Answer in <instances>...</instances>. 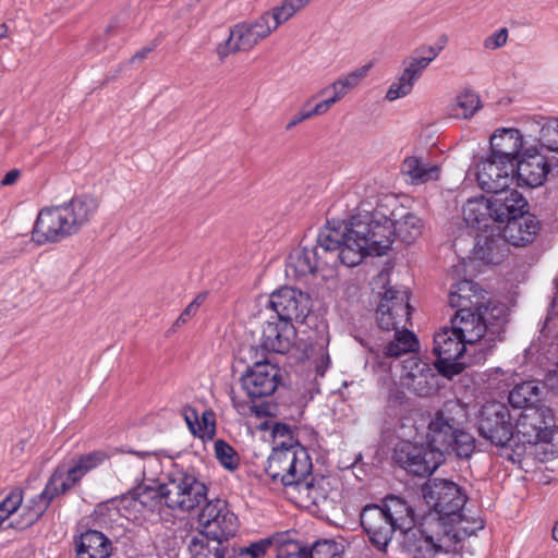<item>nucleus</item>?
<instances>
[{"label": "nucleus", "instance_id": "1", "mask_svg": "<svg viewBox=\"0 0 558 558\" xmlns=\"http://www.w3.org/2000/svg\"><path fill=\"white\" fill-rule=\"evenodd\" d=\"M411 306L409 292L393 287L386 288L380 293L376 310L377 327L372 329L360 342L372 354L374 363L381 369L390 368L387 359H403L400 362V379L418 396L428 392L430 380L435 375L427 363L416 354L418 340L405 328L410 319Z\"/></svg>", "mask_w": 558, "mask_h": 558}, {"label": "nucleus", "instance_id": "2", "mask_svg": "<svg viewBox=\"0 0 558 558\" xmlns=\"http://www.w3.org/2000/svg\"><path fill=\"white\" fill-rule=\"evenodd\" d=\"M389 218L378 210L359 213L350 218L352 223L353 247H347L342 253L344 260L359 265L366 256H383L390 250L395 238L405 244L413 243L422 233V219L407 211L399 219Z\"/></svg>", "mask_w": 558, "mask_h": 558}, {"label": "nucleus", "instance_id": "3", "mask_svg": "<svg viewBox=\"0 0 558 558\" xmlns=\"http://www.w3.org/2000/svg\"><path fill=\"white\" fill-rule=\"evenodd\" d=\"M351 220H327L317 235V245L308 247L301 244L288 256L286 263L287 276L301 279L314 275L322 266H333L341 263L347 267H355L344 260L343 252L347 247H353Z\"/></svg>", "mask_w": 558, "mask_h": 558}, {"label": "nucleus", "instance_id": "4", "mask_svg": "<svg viewBox=\"0 0 558 558\" xmlns=\"http://www.w3.org/2000/svg\"><path fill=\"white\" fill-rule=\"evenodd\" d=\"M361 526L369 543L385 553L397 531L412 527L416 522L415 509L404 498L387 495L380 504H367L360 513Z\"/></svg>", "mask_w": 558, "mask_h": 558}, {"label": "nucleus", "instance_id": "5", "mask_svg": "<svg viewBox=\"0 0 558 558\" xmlns=\"http://www.w3.org/2000/svg\"><path fill=\"white\" fill-rule=\"evenodd\" d=\"M312 460L303 446L274 447L265 466L266 474L272 482H280L286 487L310 490L313 487Z\"/></svg>", "mask_w": 558, "mask_h": 558}, {"label": "nucleus", "instance_id": "6", "mask_svg": "<svg viewBox=\"0 0 558 558\" xmlns=\"http://www.w3.org/2000/svg\"><path fill=\"white\" fill-rule=\"evenodd\" d=\"M433 515H423L404 529L402 548L412 558H454L442 527Z\"/></svg>", "mask_w": 558, "mask_h": 558}, {"label": "nucleus", "instance_id": "7", "mask_svg": "<svg viewBox=\"0 0 558 558\" xmlns=\"http://www.w3.org/2000/svg\"><path fill=\"white\" fill-rule=\"evenodd\" d=\"M166 507L181 512H191L208 501V487L192 468L175 465L167 475Z\"/></svg>", "mask_w": 558, "mask_h": 558}, {"label": "nucleus", "instance_id": "8", "mask_svg": "<svg viewBox=\"0 0 558 558\" xmlns=\"http://www.w3.org/2000/svg\"><path fill=\"white\" fill-rule=\"evenodd\" d=\"M422 496L430 510L425 515H433L437 521L458 518L468 500L456 482L440 477L428 478L422 486Z\"/></svg>", "mask_w": 558, "mask_h": 558}, {"label": "nucleus", "instance_id": "9", "mask_svg": "<svg viewBox=\"0 0 558 558\" xmlns=\"http://www.w3.org/2000/svg\"><path fill=\"white\" fill-rule=\"evenodd\" d=\"M433 352L437 357L435 365L438 372L448 378L464 369L468 364L464 361V355L469 356L470 364H475L472 362L473 348H470L452 326L444 327L435 333Z\"/></svg>", "mask_w": 558, "mask_h": 558}, {"label": "nucleus", "instance_id": "10", "mask_svg": "<svg viewBox=\"0 0 558 558\" xmlns=\"http://www.w3.org/2000/svg\"><path fill=\"white\" fill-rule=\"evenodd\" d=\"M482 304L458 308L451 318V326L473 348L472 362L484 363L494 348H488V330L481 312Z\"/></svg>", "mask_w": 558, "mask_h": 558}, {"label": "nucleus", "instance_id": "11", "mask_svg": "<svg viewBox=\"0 0 558 558\" xmlns=\"http://www.w3.org/2000/svg\"><path fill=\"white\" fill-rule=\"evenodd\" d=\"M137 485L119 498H114L107 504L98 505L97 511L104 513L105 509H109L108 505L119 504L117 511L122 509H133L137 512L155 511L160 506H166V482L158 483L156 481H145V469L140 466V476L135 478Z\"/></svg>", "mask_w": 558, "mask_h": 558}, {"label": "nucleus", "instance_id": "12", "mask_svg": "<svg viewBox=\"0 0 558 558\" xmlns=\"http://www.w3.org/2000/svg\"><path fill=\"white\" fill-rule=\"evenodd\" d=\"M478 435L500 448L511 446L514 425L508 407L500 402L483 405L477 416Z\"/></svg>", "mask_w": 558, "mask_h": 558}, {"label": "nucleus", "instance_id": "13", "mask_svg": "<svg viewBox=\"0 0 558 558\" xmlns=\"http://www.w3.org/2000/svg\"><path fill=\"white\" fill-rule=\"evenodd\" d=\"M392 459L401 469L418 477L432 475L445 462L440 453L432 450L426 441L399 442L393 449Z\"/></svg>", "mask_w": 558, "mask_h": 558}, {"label": "nucleus", "instance_id": "14", "mask_svg": "<svg viewBox=\"0 0 558 558\" xmlns=\"http://www.w3.org/2000/svg\"><path fill=\"white\" fill-rule=\"evenodd\" d=\"M202 531L198 534L228 542L239 529V519L227 500L215 498L208 500L198 514Z\"/></svg>", "mask_w": 558, "mask_h": 558}, {"label": "nucleus", "instance_id": "15", "mask_svg": "<svg viewBox=\"0 0 558 558\" xmlns=\"http://www.w3.org/2000/svg\"><path fill=\"white\" fill-rule=\"evenodd\" d=\"M514 430L524 444L553 442L556 428L553 411L544 405L527 407L519 415Z\"/></svg>", "mask_w": 558, "mask_h": 558}, {"label": "nucleus", "instance_id": "16", "mask_svg": "<svg viewBox=\"0 0 558 558\" xmlns=\"http://www.w3.org/2000/svg\"><path fill=\"white\" fill-rule=\"evenodd\" d=\"M272 32L269 16L264 13L254 21L239 23L230 28L229 37L218 45L217 54L223 60L231 53L250 51Z\"/></svg>", "mask_w": 558, "mask_h": 558}, {"label": "nucleus", "instance_id": "17", "mask_svg": "<svg viewBox=\"0 0 558 558\" xmlns=\"http://www.w3.org/2000/svg\"><path fill=\"white\" fill-rule=\"evenodd\" d=\"M281 369L278 365L270 363L267 359H256L253 365L247 366L241 375L240 384L246 397L255 402L272 396L281 384Z\"/></svg>", "mask_w": 558, "mask_h": 558}, {"label": "nucleus", "instance_id": "18", "mask_svg": "<svg viewBox=\"0 0 558 558\" xmlns=\"http://www.w3.org/2000/svg\"><path fill=\"white\" fill-rule=\"evenodd\" d=\"M464 417L465 411L458 403L449 402L438 410L429 421L425 441L432 450H437L440 453V459L446 460V453L450 446L449 440Z\"/></svg>", "mask_w": 558, "mask_h": 558}, {"label": "nucleus", "instance_id": "19", "mask_svg": "<svg viewBox=\"0 0 558 558\" xmlns=\"http://www.w3.org/2000/svg\"><path fill=\"white\" fill-rule=\"evenodd\" d=\"M269 307L283 323H304L312 311L308 293L291 287H282L272 292L268 300Z\"/></svg>", "mask_w": 558, "mask_h": 558}, {"label": "nucleus", "instance_id": "20", "mask_svg": "<svg viewBox=\"0 0 558 558\" xmlns=\"http://www.w3.org/2000/svg\"><path fill=\"white\" fill-rule=\"evenodd\" d=\"M296 330L293 324L283 323L271 317L263 325L260 342L257 348L252 347L250 352L254 359H266V353H287L292 347Z\"/></svg>", "mask_w": 558, "mask_h": 558}, {"label": "nucleus", "instance_id": "21", "mask_svg": "<svg viewBox=\"0 0 558 558\" xmlns=\"http://www.w3.org/2000/svg\"><path fill=\"white\" fill-rule=\"evenodd\" d=\"M72 234L74 233L60 205L39 211L32 231V240L43 245L59 242Z\"/></svg>", "mask_w": 558, "mask_h": 558}, {"label": "nucleus", "instance_id": "22", "mask_svg": "<svg viewBox=\"0 0 558 558\" xmlns=\"http://www.w3.org/2000/svg\"><path fill=\"white\" fill-rule=\"evenodd\" d=\"M549 171L547 158L537 148H524L514 163V182L519 187H538L545 183Z\"/></svg>", "mask_w": 558, "mask_h": 558}, {"label": "nucleus", "instance_id": "23", "mask_svg": "<svg viewBox=\"0 0 558 558\" xmlns=\"http://www.w3.org/2000/svg\"><path fill=\"white\" fill-rule=\"evenodd\" d=\"M514 163L497 160L488 155L477 167L476 180L487 193L509 189L514 182Z\"/></svg>", "mask_w": 558, "mask_h": 558}, {"label": "nucleus", "instance_id": "24", "mask_svg": "<svg viewBox=\"0 0 558 558\" xmlns=\"http://www.w3.org/2000/svg\"><path fill=\"white\" fill-rule=\"evenodd\" d=\"M490 204L493 209L494 223L508 225L512 218L521 216L523 211L529 209V203L525 197L517 190H500L490 192Z\"/></svg>", "mask_w": 558, "mask_h": 558}, {"label": "nucleus", "instance_id": "25", "mask_svg": "<svg viewBox=\"0 0 558 558\" xmlns=\"http://www.w3.org/2000/svg\"><path fill=\"white\" fill-rule=\"evenodd\" d=\"M509 253V243L500 226L476 234V244L473 250L474 258L484 264L498 265Z\"/></svg>", "mask_w": 558, "mask_h": 558}, {"label": "nucleus", "instance_id": "26", "mask_svg": "<svg viewBox=\"0 0 558 558\" xmlns=\"http://www.w3.org/2000/svg\"><path fill=\"white\" fill-rule=\"evenodd\" d=\"M490 155L506 163H515L523 149V136L517 129H500L490 136Z\"/></svg>", "mask_w": 558, "mask_h": 558}, {"label": "nucleus", "instance_id": "27", "mask_svg": "<svg viewBox=\"0 0 558 558\" xmlns=\"http://www.w3.org/2000/svg\"><path fill=\"white\" fill-rule=\"evenodd\" d=\"M73 544L76 558H109L112 555V542L102 532L87 529L75 535Z\"/></svg>", "mask_w": 558, "mask_h": 558}, {"label": "nucleus", "instance_id": "28", "mask_svg": "<svg viewBox=\"0 0 558 558\" xmlns=\"http://www.w3.org/2000/svg\"><path fill=\"white\" fill-rule=\"evenodd\" d=\"M541 230V221L529 209L521 216L512 218L508 225L502 228V233L509 244L513 246H525L532 243Z\"/></svg>", "mask_w": 558, "mask_h": 558}, {"label": "nucleus", "instance_id": "29", "mask_svg": "<svg viewBox=\"0 0 558 558\" xmlns=\"http://www.w3.org/2000/svg\"><path fill=\"white\" fill-rule=\"evenodd\" d=\"M73 233L90 221L99 208V199L93 195L81 194L61 205Z\"/></svg>", "mask_w": 558, "mask_h": 558}, {"label": "nucleus", "instance_id": "30", "mask_svg": "<svg viewBox=\"0 0 558 558\" xmlns=\"http://www.w3.org/2000/svg\"><path fill=\"white\" fill-rule=\"evenodd\" d=\"M84 476V473L74 462L69 468L65 464H59L52 471L44 488L54 499L60 495L69 493L74 486L80 484Z\"/></svg>", "mask_w": 558, "mask_h": 558}, {"label": "nucleus", "instance_id": "31", "mask_svg": "<svg viewBox=\"0 0 558 558\" xmlns=\"http://www.w3.org/2000/svg\"><path fill=\"white\" fill-rule=\"evenodd\" d=\"M441 522L444 523L442 531L448 538L451 551L454 550L459 543L464 541L466 537L474 535L485 526L483 519L473 518L472 520H469L462 511H459L458 518Z\"/></svg>", "mask_w": 558, "mask_h": 558}, {"label": "nucleus", "instance_id": "32", "mask_svg": "<svg viewBox=\"0 0 558 558\" xmlns=\"http://www.w3.org/2000/svg\"><path fill=\"white\" fill-rule=\"evenodd\" d=\"M463 217L469 227L477 229L480 232L495 228L489 196L469 199L463 206Z\"/></svg>", "mask_w": 558, "mask_h": 558}, {"label": "nucleus", "instance_id": "33", "mask_svg": "<svg viewBox=\"0 0 558 558\" xmlns=\"http://www.w3.org/2000/svg\"><path fill=\"white\" fill-rule=\"evenodd\" d=\"M448 299L449 305L458 310L482 304V300H485V296L477 283L464 279L451 286Z\"/></svg>", "mask_w": 558, "mask_h": 558}, {"label": "nucleus", "instance_id": "34", "mask_svg": "<svg viewBox=\"0 0 558 558\" xmlns=\"http://www.w3.org/2000/svg\"><path fill=\"white\" fill-rule=\"evenodd\" d=\"M187 549L191 558H230L229 548L223 541L198 533L191 536Z\"/></svg>", "mask_w": 558, "mask_h": 558}, {"label": "nucleus", "instance_id": "35", "mask_svg": "<svg viewBox=\"0 0 558 558\" xmlns=\"http://www.w3.org/2000/svg\"><path fill=\"white\" fill-rule=\"evenodd\" d=\"M52 501L53 498L44 488L40 494L28 500L23 507L20 520L11 523L10 526L23 530L34 525L46 513Z\"/></svg>", "mask_w": 558, "mask_h": 558}, {"label": "nucleus", "instance_id": "36", "mask_svg": "<svg viewBox=\"0 0 558 558\" xmlns=\"http://www.w3.org/2000/svg\"><path fill=\"white\" fill-rule=\"evenodd\" d=\"M482 315L485 318V325L488 330V348H495L496 341L501 340L507 324L506 307L504 305H486L482 300Z\"/></svg>", "mask_w": 558, "mask_h": 558}, {"label": "nucleus", "instance_id": "37", "mask_svg": "<svg viewBox=\"0 0 558 558\" xmlns=\"http://www.w3.org/2000/svg\"><path fill=\"white\" fill-rule=\"evenodd\" d=\"M373 63L369 62L363 66H360L348 74L339 76L329 86L319 90L316 96L325 95L329 89L332 90L336 99H342L350 90L357 87L361 82L367 76Z\"/></svg>", "mask_w": 558, "mask_h": 558}, {"label": "nucleus", "instance_id": "38", "mask_svg": "<svg viewBox=\"0 0 558 558\" xmlns=\"http://www.w3.org/2000/svg\"><path fill=\"white\" fill-rule=\"evenodd\" d=\"M542 389L539 383L534 380L523 381L515 385L509 392L508 401L514 409H527V407L539 405Z\"/></svg>", "mask_w": 558, "mask_h": 558}, {"label": "nucleus", "instance_id": "39", "mask_svg": "<svg viewBox=\"0 0 558 558\" xmlns=\"http://www.w3.org/2000/svg\"><path fill=\"white\" fill-rule=\"evenodd\" d=\"M402 172L414 184H422L438 178L439 167L425 162L422 158L408 157L402 163Z\"/></svg>", "mask_w": 558, "mask_h": 558}, {"label": "nucleus", "instance_id": "40", "mask_svg": "<svg viewBox=\"0 0 558 558\" xmlns=\"http://www.w3.org/2000/svg\"><path fill=\"white\" fill-rule=\"evenodd\" d=\"M449 442L450 446L446 456L452 454L456 458L463 460H469L474 453L476 447V439L470 432L464 429L463 420L460 422L457 427V432L451 436Z\"/></svg>", "mask_w": 558, "mask_h": 558}, {"label": "nucleus", "instance_id": "41", "mask_svg": "<svg viewBox=\"0 0 558 558\" xmlns=\"http://www.w3.org/2000/svg\"><path fill=\"white\" fill-rule=\"evenodd\" d=\"M481 101L478 95L471 90L461 93L452 107L451 113L457 119H469L480 109Z\"/></svg>", "mask_w": 558, "mask_h": 558}, {"label": "nucleus", "instance_id": "42", "mask_svg": "<svg viewBox=\"0 0 558 558\" xmlns=\"http://www.w3.org/2000/svg\"><path fill=\"white\" fill-rule=\"evenodd\" d=\"M215 453L217 460L227 470L234 471L240 465L238 452L227 441L218 439L215 441Z\"/></svg>", "mask_w": 558, "mask_h": 558}, {"label": "nucleus", "instance_id": "43", "mask_svg": "<svg viewBox=\"0 0 558 558\" xmlns=\"http://www.w3.org/2000/svg\"><path fill=\"white\" fill-rule=\"evenodd\" d=\"M311 558H342V545L329 539L317 541L308 548Z\"/></svg>", "mask_w": 558, "mask_h": 558}, {"label": "nucleus", "instance_id": "44", "mask_svg": "<svg viewBox=\"0 0 558 558\" xmlns=\"http://www.w3.org/2000/svg\"><path fill=\"white\" fill-rule=\"evenodd\" d=\"M539 142L551 151H558V119H546L539 131Z\"/></svg>", "mask_w": 558, "mask_h": 558}, {"label": "nucleus", "instance_id": "45", "mask_svg": "<svg viewBox=\"0 0 558 558\" xmlns=\"http://www.w3.org/2000/svg\"><path fill=\"white\" fill-rule=\"evenodd\" d=\"M414 83L415 81L407 75V72L403 70L397 81L389 86L386 93V99L393 101L408 96L412 92Z\"/></svg>", "mask_w": 558, "mask_h": 558}, {"label": "nucleus", "instance_id": "46", "mask_svg": "<svg viewBox=\"0 0 558 558\" xmlns=\"http://www.w3.org/2000/svg\"><path fill=\"white\" fill-rule=\"evenodd\" d=\"M264 14L269 16L270 26L276 31L281 24L293 17L296 11L293 9V5L283 0L280 5L274 7L269 11L264 12Z\"/></svg>", "mask_w": 558, "mask_h": 558}, {"label": "nucleus", "instance_id": "47", "mask_svg": "<svg viewBox=\"0 0 558 558\" xmlns=\"http://www.w3.org/2000/svg\"><path fill=\"white\" fill-rule=\"evenodd\" d=\"M294 430L295 427H292L289 424L277 422L272 426V437L276 446L290 447L291 446H302L296 439H294Z\"/></svg>", "mask_w": 558, "mask_h": 558}, {"label": "nucleus", "instance_id": "48", "mask_svg": "<svg viewBox=\"0 0 558 558\" xmlns=\"http://www.w3.org/2000/svg\"><path fill=\"white\" fill-rule=\"evenodd\" d=\"M109 456L104 450H95L78 456L73 462L86 475L88 472L102 464Z\"/></svg>", "mask_w": 558, "mask_h": 558}, {"label": "nucleus", "instance_id": "49", "mask_svg": "<svg viewBox=\"0 0 558 558\" xmlns=\"http://www.w3.org/2000/svg\"><path fill=\"white\" fill-rule=\"evenodd\" d=\"M271 545L272 542L269 538L259 539L246 547L239 548L238 558H263Z\"/></svg>", "mask_w": 558, "mask_h": 558}, {"label": "nucleus", "instance_id": "50", "mask_svg": "<svg viewBox=\"0 0 558 558\" xmlns=\"http://www.w3.org/2000/svg\"><path fill=\"white\" fill-rule=\"evenodd\" d=\"M403 64L405 65L404 71L407 75L417 81L423 74V71L428 66V60L421 59L413 52L404 59Z\"/></svg>", "mask_w": 558, "mask_h": 558}, {"label": "nucleus", "instance_id": "51", "mask_svg": "<svg viewBox=\"0 0 558 558\" xmlns=\"http://www.w3.org/2000/svg\"><path fill=\"white\" fill-rule=\"evenodd\" d=\"M206 294H198L180 314V316L174 322L172 328H179L182 325L186 324L198 311L201 304L205 301Z\"/></svg>", "mask_w": 558, "mask_h": 558}, {"label": "nucleus", "instance_id": "52", "mask_svg": "<svg viewBox=\"0 0 558 558\" xmlns=\"http://www.w3.org/2000/svg\"><path fill=\"white\" fill-rule=\"evenodd\" d=\"M23 502V490L19 487L13 488L0 502L3 509L9 513H15Z\"/></svg>", "mask_w": 558, "mask_h": 558}, {"label": "nucleus", "instance_id": "53", "mask_svg": "<svg viewBox=\"0 0 558 558\" xmlns=\"http://www.w3.org/2000/svg\"><path fill=\"white\" fill-rule=\"evenodd\" d=\"M508 40V29L502 27L484 39L483 46L488 50H496L504 47Z\"/></svg>", "mask_w": 558, "mask_h": 558}, {"label": "nucleus", "instance_id": "54", "mask_svg": "<svg viewBox=\"0 0 558 558\" xmlns=\"http://www.w3.org/2000/svg\"><path fill=\"white\" fill-rule=\"evenodd\" d=\"M447 39L445 38L441 44L436 46H422L414 50V53L417 54L421 59L428 60V65L438 57V54L445 48Z\"/></svg>", "mask_w": 558, "mask_h": 558}, {"label": "nucleus", "instance_id": "55", "mask_svg": "<svg viewBox=\"0 0 558 558\" xmlns=\"http://www.w3.org/2000/svg\"><path fill=\"white\" fill-rule=\"evenodd\" d=\"M277 558H311V551L306 547H300L296 544L292 546V549H281Z\"/></svg>", "mask_w": 558, "mask_h": 558}, {"label": "nucleus", "instance_id": "56", "mask_svg": "<svg viewBox=\"0 0 558 558\" xmlns=\"http://www.w3.org/2000/svg\"><path fill=\"white\" fill-rule=\"evenodd\" d=\"M184 418L187 423L189 428L192 430L194 435H199L202 430V425L198 421V413L193 408H187L184 410Z\"/></svg>", "mask_w": 558, "mask_h": 558}, {"label": "nucleus", "instance_id": "57", "mask_svg": "<svg viewBox=\"0 0 558 558\" xmlns=\"http://www.w3.org/2000/svg\"><path fill=\"white\" fill-rule=\"evenodd\" d=\"M337 101H339V100L336 99L335 95L332 94L331 97L316 104L312 109H308L311 112V116L315 117V116H322V114L326 113L330 109V107L332 105H335Z\"/></svg>", "mask_w": 558, "mask_h": 558}, {"label": "nucleus", "instance_id": "58", "mask_svg": "<svg viewBox=\"0 0 558 558\" xmlns=\"http://www.w3.org/2000/svg\"><path fill=\"white\" fill-rule=\"evenodd\" d=\"M310 102H306L301 110L290 120V122L286 125V130H292L299 123L312 118L311 112L308 110Z\"/></svg>", "mask_w": 558, "mask_h": 558}, {"label": "nucleus", "instance_id": "59", "mask_svg": "<svg viewBox=\"0 0 558 558\" xmlns=\"http://www.w3.org/2000/svg\"><path fill=\"white\" fill-rule=\"evenodd\" d=\"M202 430L203 434H199L201 437H203L205 434L213 435L215 432V420H214V413L211 411H205L203 413L202 418Z\"/></svg>", "mask_w": 558, "mask_h": 558}, {"label": "nucleus", "instance_id": "60", "mask_svg": "<svg viewBox=\"0 0 558 558\" xmlns=\"http://www.w3.org/2000/svg\"><path fill=\"white\" fill-rule=\"evenodd\" d=\"M159 38H155L150 45L138 50L131 59L130 63H136L144 61L147 56L159 45Z\"/></svg>", "mask_w": 558, "mask_h": 558}, {"label": "nucleus", "instance_id": "61", "mask_svg": "<svg viewBox=\"0 0 558 558\" xmlns=\"http://www.w3.org/2000/svg\"><path fill=\"white\" fill-rule=\"evenodd\" d=\"M21 175V171L19 169H12L5 173L3 179L1 180L2 186H8L14 184Z\"/></svg>", "mask_w": 558, "mask_h": 558}, {"label": "nucleus", "instance_id": "62", "mask_svg": "<svg viewBox=\"0 0 558 558\" xmlns=\"http://www.w3.org/2000/svg\"><path fill=\"white\" fill-rule=\"evenodd\" d=\"M252 409L255 412V414L259 417L270 415L268 404L253 405Z\"/></svg>", "mask_w": 558, "mask_h": 558}, {"label": "nucleus", "instance_id": "63", "mask_svg": "<svg viewBox=\"0 0 558 558\" xmlns=\"http://www.w3.org/2000/svg\"><path fill=\"white\" fill-rule=\"evenodd\" d=\"M289 4L293 5L296 13L305 8L312 0H286Z\"/></svg>", "mask_w": 558, "mask_h": 558}, {"label": "nucleus", "instance_id": "64", "mask_svg": "<svg viewBox=\"0 0 558 558\" xmlns=\"http://www.w3.org/2000/svg\"><path fill=\"white\" fill-rule=\"evenodd\" d=\"M12 515V513H9V511L3 509L2 506H0V519L2 522H4L7 519H9Z\"/></svg>", "mask_w": 558, "mask_h": 558}]
</instances>
